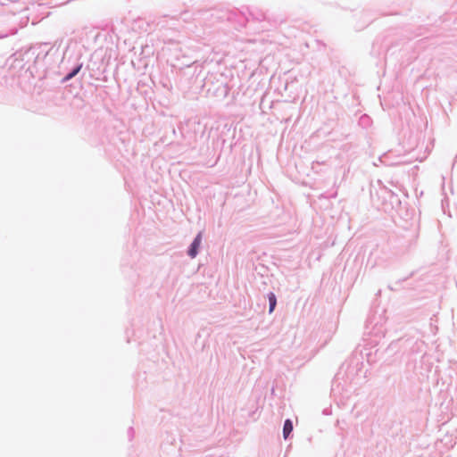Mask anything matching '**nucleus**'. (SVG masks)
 <instances>
[{
	"label": "nucleus",
	"mask_w": 457,
	"mask_h": 457,
	"mask_svg": "<svg viewBox=\"0 0 457 457\" xmlns=\"http://www.w3.org/2000/svg\"><path fill=\"white\" fill-rule=\"evenodd\" d=\"M269 303H270V313H271L275 307H276V304H277V299H276V296L273 293H270L269 294Z\"/></svg>",
	"instance_id": "nucleus-3"
},
{
	"label": "nucleus",
	"mask_w": 457,
	"mask_h": 457,
	"mask_svg": "<svg viewBox=\"0 0 457 457\" xmlns=\"http://www.w3.org/2000/svg\"><path fill=\"white\" fill-rule=\"evenodd\" d=\"M293 430V425H292V422L290 420H287L285 421V424H284V428H283V436H284V438H287L289 434L292 432Z\"/></svg>",
	"instance_id": "nucleus-2"
},
{
	"label": "nucleus",
	"mask_w": 457,
	"mask_h": 457,
	"mask_svg": "<svg viewBox=\"0 0 457 457\" xmlns=\"http://www.w3.org/2000/svg\"><path fill=\"white\" fill-rule=\"evenodd\" d=\"M201 241H202V234L199 233L196 237L195 238V240L193 241L189 250H188V254L192 257V258H195L197 254V252H198V248L201 245Z\"/></svg>",
	"instance_id": "nucleus-1"
},
{
	"label": "nucleus",
	"mask_w": 457,
	"mask_h": 457,
	"mask_svg": "<svg viewBox=\"0 0 457 457\" xmlns=\"http://www.w3.org/2000/svg\"><path fill=\"white\" fill-rule=\"evenodd\" d=\"M81 67H82V65H81V64H80V65H79L76 69H74V70L72 71V72H71L70 74H68V75L66 76L65 79H66V80H69V79H72L74 76H76V75L79 73V71H80Z\"/></svg>",
	"instance_id": "nucleus-4"
}]
</instances>
